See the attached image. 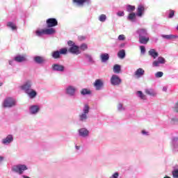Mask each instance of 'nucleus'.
<instances>
[{"label": "nucleus", "mask_w": 178, "mask_h": 178, "mask_svg": "<svg viewBox=\"0 0 178 178\" xmlns=\"http://www.w3.org/2000/svg\"><path fill=\"white\" fill-rule=\"evenodd\" d=\"M93 86L97 91H99V90L104 87V81H102V79H97Z\"/></svg>", "instance_id": "1a4fd4ad"}, {"label": "nucleus", "mask_w": 178, "mask_h": 178, "mask_svg": "<svg viewBox=\"0 0 178 178\" xmlns=\"http://www.w3.org/2000/svg\"><path fill=\"white\" fill-rule=\"evenodd\" d=\"M67 44L69 45V47H74L76 44H74V42L72 40H69L67 42Z\"/></svg>", "instance_id": "c03bdc74"}, {"label": "nucleus", "mask_w": 178, "mask_h": 178, "mask_svg": "<svg viewBox=\"0 0 178 178\" xmlns=\"http://www.w3.org/2000/svg\"><path fill=\"white\" fill-rule=\"evenodd\" d=\"M13 141V136L12 135H8L4 139H3V144H10Z\"/></svg>", "instance_id": "6ab92c4d"}, {"label": "nucleus", "mask_w": 178, "mask_h": 178, "mask_svg": "<svg viewBox=\"0 0 178 178\" xmlns=\"http://www.w3.org/2000/svg\"><path fill=\"white\" fill-rule=\"evenodd\" d=\"M79 136L81 137H87L88 136V130L86 128H81L79 130Z\"/></svg>", "instance_id": "dca6fc26"}, {"label": "nucleus", "mask_w": 178, "mask_h": 178, "mask_svg": "<svg viewBox=\"0 0 178 178\" xmlns=\"http://www.w3.org/2000/svg\"><path fill=\"white\" fill-rule=\"evenodd\" d=\"M174 111L175 112H178V102L175 104V106H174Z\"/></svg>", "instance_id": "8fccbe9b"}, {"label": "nucleus", "mask_w": 178, "mask_h": 178, "mask_svg": "<svg viewBox=\"0 0 178 178\" xmlns=\"http://www.w3.org/2000/svg\"><path fill=\"white\" fill-rule=\"evenodd\" d=\"M34 60L35 63H38L39 65H41L42 63H44V62H45V59L41 56H35L34 58Z\"/></svg>", "instance_id": "412c9836"}, {"label": "nucleus", "mask_w": 178, "mask_h": 178, "mask_svg": "<svg viewBox=\"0 0 178 178\" xmlns=\"http://www.w3.org/2000/svg\"><path fill=\"white\" fill-rule=\"evenodd\" d=\"M66 92L68 94V95L73 96L76 92V88L72 86H68L66 89Z\"/></svg>", "instance_id": "ddd939ff"}, {"label": "nucleus", "mask_w": 178, "mask_h": 178, "mask_svg": "<svg viewBox=\"0 0 178 178\" xmlns=\"http://www.w3.org/2000/svg\"><path fill=\"white\" fill-rule=\"evenodd\" d=\"M145 92L147 95H150L151 97H155V95H156V93H155L152 89H146Z\"/></svg>", "instance_id": "b1692460"}, {"label": "nucleus", "mask_w": 178, "mask_h": 178, "mask_svg": "<svg viewBox=\"0 0 178 178\" xmlns=\"http://www.w3.org/2000/svg\"><path fill=\"white\" fill-rule=\"evenodd\" d=\"M149 55L150 56H152V58H153V59H156V58H158V56H159V54H158V52H156L155 51V49H151L149 51Z\"/></svg>", "instance_id": "a211bd4d"}, {"label": "nucleus", "mask_w": 178, "mask_h": 178, "mask_svg": "<svg viewBox=\"0 0 178 178\" xmlns=\"http://www.w3.org/2000/svg\"><path fill=\"white\" fill-rule=\"evenodd\" d=\"M140 52H141L142 54H145V47H144V46H140Z\"/></svg>", "instance_id": "de8ad7c7"}, {"label": "nucleus", "mask_w": 178, "mask_h": 178, "mask_svg": "<svg viewBox=\"0 0 178 178\" xmlns=\"http://www.w3.org/2000/svg\"><path fill=\"white\" fill-rule=\"evenodd\" d=\"M30 109L31 113H32V115H35V113L40 111V107H38V106H31Z\"/></svg>", "instance_id": "5701e85b"}, {"label": "nucleus", "mask_w": 178, "mask_h": 178, "mask_svg": "<svg viewBox=\"0 0 178 178\" xmlns=\"http://www.w3.org/2000/svg\"><path fill=\"white\" fill-rule=\"evenodd\" d=\"M163 90H164V91H166V88H163Z\"/></svg>", "instance_id": "e2e57ef3"}, {"label": "nucleus", "mask_w": 178, "mask_h": 178, "mask_svg": "<svg viewBox=\"0 0 178 178\" xmlns=\"http://www.w3.org/2000/svg\"><path fill=\"white\" fill-rule=\"evenodd\" d=\"M119 177V173L115 172L113 175L112 178H118Z\"/></svg>", "instance_id": "603ef678"}, {"label": "nucleus", "mask_w": 178, "mask_h": 178, "mask_svg": "<svg viewBox=\"0 0 178 178\" xmlns=\"http://www.w3.org/2000/svg\"><path fill=\"white\" fill-rule=\"evenodd\" d=\"M157 61L159 62V63H161V64H163L165 62V60L163 58V57H159Z\"/></svg>", "instance_id": "ea45409f"}, {"label": "nucleus", "mask_w": 178, "mask_h": 178, "mask_svg": "<svg viewBox=\"0 0 178 178\" xmlns=\"http://www.w3.org/2000/svg\"><path fill=\"white\" fill-rule=\"evenodd\" d=\"M52 57L54 59H59L60 58V53L59 51H56L52 52Z\"/></svg>", "instance_id": "a878e982"}, {"label": "nucleus", "mask_w": 178, "mask_h": 178, "mask_svg": "<svg viewBox=\"0 0 178 178\" xmlns=\"http://www.w3.org/2000/svg\"><path fill=\"white\" fill-rule=\"evenodd\" d=\"M138 34H139V37H147L148 33L147 32V29H140L138 31Z\"/></svg>", "instance_id": "f3484780"}, {"label": "nucleus", "mask_w": 178, "mask_h": 178, "mask_svg": "<svg viewBox=\"0 0 178 178\" xmlns=\"http://www.w3.org/2000/svg\"><path fill=\"white\" fill-rule=\"evenodd\" d=\"M85 56H86V59H88V60L89 62H92V57H91L90 55H89V54H86Z\"/></svg>", "instance_id": "37998d69"}, {"label": "nucleus", "mask_w": 178, "mask_h": 178, "mask_svg": "<svg viewBox=\"0 0 178 178\" xmlns=\"http://www.w3.org/2000/svg\"><path fill=\"white\" fill-rule=\"evenodd\" d=\"M172 176L175 178H178V170H174L172 171Z\"/></svg>", "instance_id": "a19ab883"}, {"label": "nucleus", "mask_w": 178, "mask_h": 178, "mask_svg": "<svg viewBox=\"0 0 178 178\" xmlns=\"http://www.w3.org/2000/svg\"><path fill=\"white\" fill-rule=\"evenodd\" d=\"M142 134H147V132L145 130L142 131Z\"/></svg>", "instance_id": "13d9d810"}, {"label": "nucleus", "mask_w": 178, "mask_h": 178, "mask_svg": "<svg viewBox=\"0 0 178 178\" xmlns=\"http://www.w3.org/2000/svg\"><path fill=\"white\" fill-rule=\"evenodd\" d=\"M125 37L124 35H120L118 36V40H120V41H124V40H125Z\"/></svg>", "instance_id": "a18cd8bd"}, {"label": "nucleus", "mask_w": 178, "mask_h": 178, "mask_svg": "<svg viewBox=\"0 0 178 178\" xmlns=\"http://www.w3.org/2000/svg\"><path fill=\"white\" fill-rule=\"evenodd\" d=\"M55 29H41V30H38L35 31L36 35L38 37H41V35H51V34H54L55 33Z\"/></svg>", "instance_id": "f257e3e1"}, {"label": "nucleus", "mask_w": 178, "mask_h": 178, "mask_svg": "<svg viewBox=\"0 0 178 178\" xmlns=\"http://www.w3.org/2000/svg\"><path fill=\"white\" fill-rule=\"evenodd\" d=\"M81 95H90L91 94V90L87 89V88H83L81 91Z\"/></svg>", "instance_id": "393cba45"}, {"label": "nucleus", "mask_w": 178, "mask_h": 178, "mask_svg": "<svg viewBox=\"0 0 178 178\" xmlns=\"http://www.w3.org/2000/svg\"><path fill=\"white\" fill-rule=\"evenodd\" d=\"M162 37L166 40H172L174 38L173 35H162Z\"/></svg>", "instance_id": "c9c22d12"}, {"label": "nucleus", "mask_w": 178, "mask_h": 178, "mask_svg": "<svg viewBox=\"0 0 178 178\" xmlns=\"http://www.w3.org/2000/svg\"><path fill=\"white\" fill-rule=\"evenodd\" d=\"M172 122H178V120H177V118H172Z\"/></svg>", "instance_id": "6e6d98bb"}, {"label": "nucleus", "mask_w": 178, "mask_h": 178, "mask_svg": "<svg viewBox=\"0 0 178 178\" xmlns=\"http://www.w3.org/2000/svg\"><path fill=\"white\" fill-rule=\"evenodd\" d=\"M177 140H178V138L176 137V138H174L172 139V141H177Z\"/></svg>", "instance_id": "4d7b16f0"}, {"label": "nucleus", "mask_w": 178, "mask_h": 178, "mask_svg": "<svg viewBox=\"0 0 178 178\" xmlns=\"http://www.w3.org/2000/svg\"><path fill=\"white\" fill-rule=\"evenodd\" d=\"M3 161V156H0V163H2Z\"/></svg>", "instance_id": "5fc2aeb1"}, {"label": "nucleus", "mask_w": 178, "mask_h": 178, "mask_svg": "<svg viewBox=\"0 0 178 178\" xmlns=\"http://www.w3.org/2000/svg\"><path fill=\"white\" fill-rule=\"evenodd\" d=\"M111 83L112 86H119L122 83V79H120L119 76L113 74L111 78Z\"/></svg>", "instance_id": "39448f33"}, {"label": "nucleus", "mask_w": 178, "mask_h": 178, "mask_svg": "<svg viewBox=\"0 0 178 178\" xmlns=\"http://www.w3.org/2000/svg\"><path fill=\"white\" fill-rule=\"evenodd\" d=\"M101 60L103 63L107 62V60H109V54H102L100 55Z\"/></svg>", "instance_id": "4be33fe9"}, {"label": "nucleus", "mask_w": 178, "mask_h": 178, "mask_svg": "<svg viewBox=\"0 0 178 178\" xmlns=\"http://www.w3.org/2000/svg\"><path fill=\"white\" fill-rule=\"evenodd\" d=\"M14 60H15V62H18V63H22V62H26L27 60V59L26 58V56H17L14 58Z\"/></svg>", "instance_id": "2eb2a0df"}, {"label": "nucleus", "mask_w": 178, "mask_h": 178, "mask_svg": "<svg viewBox=\"0 0 178 178\" xmlns=\"http://www.w3.org/2000/svg\"><path fill=\"white\" fill-rule=\"evenodd\" d=\"M26 94L29 95V98L33 99V98H35L37 97V92L33 89H31Z\"/></svg>", "instance_id": "aec40b11"}, {"label": "nucleus", "mask_w": 178, "mask_h": 178, "mask_svg": "<svg viewBox=\"0 0 178 178\" xmlns=\"http://www.w3.org/2000/svg\"><path fill=\"white\" fill-rule=\"evenodd\" d=\"M68 51L71 53V54H74L75 55H79L80 54H81V51H80V47H79V46L75 45V46H72L71 47Z\"/></svg>", "instance_id": "6e6552de"}, {"label": "nucleus", "mask_w": 178, "mask_h": 178, "mask_svg": "<svg viewBox=\"0 0 178 178\" xmlns=\"http://www.w3.org/2000/svg\"><path fill=\"white\" fill-rule=\"evenodd\" d=\"M118 16H119L120 17L122 16H124V12L123 11H119L118 13H117Z\"/></svg>", "instance_id": "09e8293b"}, {"label": "nucleus", "mask_w": 178, "mask_h": 178, "mask_svg": "<svg viewBox=\"0 0 178 178\" xmlns=\"http://www.w3.org/2000/svg\"><path fill=\"white\" fill-rule=\"evenodd\" d=\"M8 27H10L11 30H17V26H16V24H13L12 22H9L7 23Z\"/></svg>", "instance_id": "bb28decb"}, {"label": "nucleus", "mask_w": 178, "mask_h": 178, "mask_svg": "<svg viewBox=\"0 0 178 178\" xmlns=\"http://www.w3.org/2000/svg\"><path fill=\"white\" fill-rule=\"evenodd\" d=\"M12 170L19 175H23V172H24V170H27V166L26 165H14Z\"/></svg>", "instance_id": "7ed1b4c3"}, {"label": "nucleus", "mask_w": 178, "mask_h": 178, "mask_svg": "<svg viewBox=\"0 0 178 178\" xmlns=\"http://www.w3.org/2000/svg\"><path fill=\"white\" fill-rule=\"evenodd\" d=\"M113 70L115 73H117V74L120 73V70H121L120 65L118 64L115 65L113 68Z\"/></svg>", "instance_id": "cd10ccee"}, {"label": "nucleus", "mask_w": 178, "mask_h": 178, "mask_svg": "<svg viewBox=\"0 0 178 178\" xmlns=\"http://www.w3.org/2000/svg\"><path fill=\"white\" fill-rule=\"evenodd\" d=\"M144 73H145V71L143 68H138L134 73V76L136 77V79H140V77H143Z\"/></svg>", "instance_id": "f8f14e48"}, {"label": "nucleus", "mask_w": 178, "mask_h": 178, "mask_svg": "<svg viewBox=\"0 0 178 178\" xmlns=\"http://www.w3.org/2000/svg\"><path fill=\"white\" fill-rule=\"evenodd\" d=\"M16 105V100L12 97H7L4 99L3 103V108H12Z\"/></svg>", "instance_id": "f03ea898"}, {"label": "nucleus", "mask_w": 178, "mask_h": 178, "mask_svg": "<svg viewBox=\"0 0 178 178\" xmlns=\"http://www.w3.org/2000/svg\"><path fill=\"white\" fill-rule=\"evenodd\" d=\"M159 62L158 60H154L152 63V65L154 66L155 67L159 66Z\"/></svg>", "instance_id": "49530a36"}, {"label": "nucleus", "mask_w": 178, "mask_h": 178, "mask_svg": "<svg viewBox=\"0 0 178 178\" xmlns=\"http://www.w3.org/2000/svg\"><path fill=\"white\" fill-rule=\"evenodd\" d=\"M90 112V106L88 104H86L83 108V113H88Z\"/></svg>", "instance_id": "f704fd0d"}, {"label": "nucleus", "mask_w": 178, "mask_h": 178, "mask_svg": "<svg viewBox=\"0 0 178 178\" xmlns=\"http://www.w3.org/2000/svg\"><path fill=\"white\" fill-rule=\"evenodd\" d=\"M138 94L141 99H146L145 95H143L142 91H138Z\"/></svg>", "instance_id": "e433bc0d"}, {"label": "nucleus", "mask_w": 178, "mask_h": 178, "mask_svg": "<svg viewBox=\"0 0 178 178\" xmlns=\"http://www.w3.org/2000/svg\"><path fill=\"white\" fill-rule=\"evenodd\" d=\"M118 58L120 59H124V56H126V52L124 50H120L118 54Z\"/></svg>", "instance_id": "c85d7f7f"}, {"label": "nucleus", "mask_w": 178, "mask_h": 178, "mask_svg": "<svg viewBox=\"0 0 178 178\" xmlns=\"http://www.w3.org/2000/svg\"><path fill=\"white\" fill-rule=\"evenodd\" d=\"M163 76V72H158L155 74V77H156L157 79H159L161 77H162Z\"/></svg>", "instance_id": "58836bf2"}, {"label": "nucleus", "mask_w": 178, "mask_h": 178, "mask_svg": "<svg viewBox=\"0 0 178 178\" xmlns=\"http://www.w3.org/2000/svg\"><path fill=\"white\" fill-rule=\"evenodd\" d=\"M23 177H24V178H30L29 177L26 176V175H23Z\"/></svg>", "instance_id": "bf43d9fd"}, {"label": "nucleus", "mask_w": 178, "mask_h": 178, "mask_svg": "<svg viewBox=\"0 0 178 178\" xmlns=\"http://www.w3.org/2000/svg\"><path fill=\"white\" fill-rule=\"evenodd\" d=\"M46 24L48 29H51V27L58 26V20L55 18H49L47 19Z\"/></svg>", "instance_id": "20e7f679"}, {"label": "nucleus", "mask_w": 178, "mask_h": 178, "mask_svg": "<svg viewBox=\"0 0 178 178\" xmlns=\"http://www.w3.org/2000/svg\"><path fill=\"white\" fill-rule=\"evenodd\" d=\"M51 69L54 72H63L65 70V67L59 64H53Z\"/></svg>", "instance_id": "9d476101"}, {"label": "nucleus", "mask_w": 178, "mask_h": 178, "mask_svg": "<svg viewBox=\"0 0 178 178\" xmlns=\"http://www.w3.org/2000/svg\"><path fill=\"white\" fill-rule=\"evenodd\" d=\"M76 149H80V147L79 146H76Z\"/></svg>", "instance_id": "052dcab7"}, {"label": "nucleus", "mask_w": 178, "mask_h": 178, "mask_svg": "<svg viewBox=\"0 0 178 178\" xmlns=\"http://www.w3.org/2000/svg\"><path fill=\"white\" fill-rule=\"evenodd\" d=\"M129 20H131V22H134V19H136V13H131L128 16Z\"/></svg>", "instance_id": "c756f323"}, {"label": "nucleus", "mask_w": 178, "mask_h": 178, "mask_svg": "<svg viewBox=\"0 0 178 178\" xmlns=\"http://www.w3.org/2000/svg\"><path fill=\"white\" fill-rule=\"evenodd\" d=\"M174 16H175V10H171L170 11V14H169L168 17H169L170 19H172V17H173Z\"/></svg>", "instance_id": "79ce46f5"}, {"label": "nucleus", "mask_w": 178, "mask_h": 178, "mask_svg": "<svg viewBox=\"0 0 178 178\" xmlns=\"http://www.w3.org/2000/svg\"><path fill=\"white\" fill-rule=\"evenodd\" d=\"M80 49H81V51H86V49H88V46L87 45V44L83 43L80 46Z\"/></svg>", "instance_id": "72a5a7b5"}, {"label": "nucleus", "mask_w": 178, "mask_h": 178, "mask_svg": "<svg viewBox=\"0 0 178 178\" xmlns=\"http://www.w3.org/2000/svg\"><path fill=\"white\" fill-rule=\"evenodd\" d=\"M21 89L23 90L26 94L31 90V81H28L24 85L21 86Z\"/></svg>", "instance_id": "423d86ee"}, {"label": "nucleus", "mask_w": 178, "mask_h": 178, "mask_svg": "<svg viewBox=\"0 0 178 178\" xmlns=\"http://www.w3.org/2000/svg\"><path fill=\"white\" fill-rule=\"evenodd\" d=\"M80 120L81 122H84L87 119V114L83 113L81 115H79Z\"/></svg>", "instance_id": "2f4dec72"}, {"label": "nucleus", "mask_w": 178, "mask_h": 178, "mask_svg": "<svg viewBox=\"0 0 178 178\" xmlns=\"http://www.w3.org/2000/svg\"><path fill=\"white\" fill-rule=\"evenodd\" d=\"M79 40H80L81 41L83 40H86V37H84V36H79Z\"/></svg>", "instance_id": "864d4df0"}, {"label": "nucleus", "mask_w": 178, "mask_h": 178, "mask_svg": "<svg viewBox=\"0 0 178 178\" xmlns=\"http://www.w3.org/2000/svg\"><path fill=\"white\" fill-rule=\"evenodd\" d=\"M59 52H60V54L65 55V54H67V49H66V48L61 49H60Z\"/></svg>", "instance_id": "4c0bfd02"}, {"label": "nucleus", "mask_w": 178, "mask_h": 178, "mask_svg": "<svg viewBox=\"0 0 178 178\" xmlns=\"http://www.w3.org/2000/svg\"><path fill=\"white\" fill-rule=\"evenodd\" d=\"M73 3H76L79 6H84V4L90 5L91 0H72Z\"/></svg>", "instance_id": "0eeeda50"}, {"label": "nucleus", "mask_w": 178, "mask_h": 178, "mask_svg": "<svg viewBox=\"0 0 178 178\" xmlns=\"http://www.w3.org/2000/svg\"><path fill=\"white\" fill-rule=\"evenodd\" d=\"M127 12H134V10H136V6L128 5L127 7Z\"/></svg>", "instance_id": "7c9ffc66"}, {"label": "nucleus", "mask_w": 178, "mask_h": 178, "mask_svg": "<svg viewBox=\"0 0 178 178\" xmlns=\"http://www.w3.org/2000/svg\"><path fill=\"white\" fill-rule=\"evenodd\" d=\"M118 108L119 109V111H122L123 108V104H119L118 106Z\"/></svg>", "instance_id": "3c124183"}, {"label": "nucleus", "mask_w": 178, "mask_h": 178, "mask_svg": "<svg viewBox=\"0 0 178 178\" xmlns=\"http://www.w3.org/2000/svg\"><path fill=\"white\" fill-rule=\"evenodd\" d=\"M3 83L0 82V87H1V86H3Z\"/></svg>", "instance_id": "680f3d73"}, {"label": "nucleus", "mask_w": 178, "mask_h": 178, "mask_svg": "<svg viewBox=\"0 0 178 178\" xmlns=\"http://www.w3.org/2000/svg\"><path fill=\"white\" fill-rule=\"evenodd\" d=\"M149 41V37H148V36L139 37V42L140 44H148Z\"/></svg>", "instance_id": "4468645a"}, {"label": "nucleus", "mask_w": 178, "mask_h": 178, "mask_svg": "<svg viewBox=\"0 0 178 178\" xmlns=\"http://www.w3.org/2000/svg\"><path fill=\"white\" fill-rule=\"evenodd\" d=\"M144 12H145V7L143 5H139L137 8V16L141 17L144 14Z\"/></svg>", "instance_id": "9b49d317"}, {"label": "nucleus", "mask_w": 178, "mask_h": 178, "mask_svg": "<svg viewBox=\"0 0 178 178\" xmlns=\"http://www.w3.org/2000/svg\"><path fill=\"white\" fill-rule=\"evenodd\" d=\"M99 22H105L106 20V15H105L104 14H102L99 17Z\"/></svg>", "instance_id": "473e14b6"}]
</instances>
